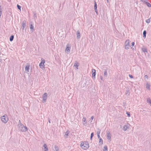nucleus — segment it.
Returning <instances> with one entry per match:
<instances>
[{"label":"nucleus","instance_id":"12","mask_svg":"<svg viewBox=\"0 0 151 151\" xmlns=\"http://www.w3.org/2000/svg\"><path fill=\"white\" fill-rule=\"evenodd\" d=\"M76 38L77 39H79L81 37V34L80 32L78 31H77L76 32Z\"/></svg>","mask_w":151,"mask_h":151},{"label":"nucleus","instance_id":"7","mask_svg":"<svg viewBox=\"0 0 151 151\" xmlns=\"http://www.w3.org/2000/svg\"><path fill=\"white\" fill-rule=\"evenodd\" d=\"M82 123L83 125L86 126L87 125L86 118L84 116H83L82 120Z\"/></svg>","mask_w":151,"mask_h":151},{"label":"nucleus","instance_id":"33","mask_svg":"<svg viewBox=\"0 0 151 151\" xmlns=\"http://www.w3.org/2000/svg\"><path fill=\"white\" fill-rule=\"evenodd\" d=\"M131 48L132 49V46H133L134 45V42H132V43H131Z\"/></svg>","mask_w":151,"mask_h":151},{"label":"nucleus","instance_id":"43","mask_svg":"<svg viewBox=\"0 0 151 151\" xmlns=\"http://www.w3.org/2000/svg\"><path fill=\"white\" fill-rule=\"evenodd\" d=\"M49 122L50 123V120H49Z\"/></svg>","mask_w":151,"mask_h":151},{"label":"nucleus","instance_id":"1","mask_svg":"<svg viewBox=\"0 0 151 151\" xmlns=\"http://www.w3.org/2000/svg\"><path fill=\"white\" fill-rule=\"evenodd\" d=\"M81 148L84 150H87L89 147L88 143V142H82L81 144Z\"/></svg>","mask_w":151,"mask_h":151},{"label":"nucleus","instance_id":"45","mask_svg":"<svg viewBox=\"0 0 151 151\" xmlns=\"http://www.w3.org/2000/svg\"><path fill=\"white\" fill-rule=\"evenodd\" d=\"M35 17H36H36H37V16H35Z\"/></svg>","mask_w":151,"mask_h":151},{"label":"nucleus","instance_id":"42","mask_svg":"<svg viewBox=\"0 0 151 151\" xmlns=\"http://www.w3.org/2000/svg\"><path fill=\"white\" fill-rule=\"evenodd\" d=\"M106 1H107V2H109V0H106Z\"/></svg>","mask_w":151,"mask_h":151},{"label":"nucleus","instance_id":"17","mask_svg":"<svg viewBox=\"0 0 151 151\" xmlns=\"http://www.w3.org/2000/svg\"><path fill=\"white\" fill-rule=\"evenodd\" d=\"M34 27L33 25L31 24L30 25V29L31 31L32 32H33L34 31Z\"/></svg>","mask_w":151,"mask_h":151},{"label":"nucleus","instance_id":"31","mask_svg":"<svg viewBox=\"0 0 151 151\" xmlns=\"http://www.w3.org/2000/svg\"><path fill=\"white\" fill-rule=\"evenodd\" d=\"M93 135H94L93 133V132L91 134V137H90V139L91 140L92 139V137H93Z\"/></svg>","mask_w":151,"mask_h":151},{"label":"nucleus","instance_id":"5","mask_svg":"<svg viewBox=\"0 0 151 151\" xmlns=\"http://www.w3.org/2000/svg\"><path fill=\"white\" fill-rule=\"evenodd\" d=\"M41 60L42 61L40 63L39 65L41 68L43 69L45 68L44 63L45 61V60L42 58H41Z\"/></svg>","mask_w":151,"mask_h":151},{"label":"nucleus","instance_id":"9","mask_svg":"<svg viewBox=\"0 0 151 151\" xmlns=\"http://www.w3.org/2000/svg\"><path fill=\"white\" fill-rule=\"evenodd\" d=\"M47 97V93H45L44 94L43 96V102L45 103L46 101Z\"/></svg>","mask_w":151,"mask_h":151},{"label":"nucleus","instance_id":"36","mask_svg":"<svg viewBox=\"0 0 151 151\" xmlns=\"http://www.w3.org/2000/svg\"><path fill=\"white\" fill-rule=\"evenodd\" d=\"M101 130L100 129H99V131L97 132V134H100V133Z\"/></svg>","mask_w":151,"mask_h":151},{"label":"nucleus","instance_id":"15","mask_svg":"<svg viewBox=\"0 0 151 151\" xmlns=\"http://www.w3.org/2000/svg\"><path fill=\"white\" fill-rule=\"evenodd\" d=\"M68 45H67V46L65 51L66 52L67 51L68 52H70V47L68 46Z\"/></svg>","mask_w":151,"mask_h":151},{"label":"nucleus","instance_id":"2","mask_svg":"<svg viewBox=\"0 0 151 151\" xmlns=\"http://www.w3.org/2000/svg\"><path fill=\"white\" fill-rule=\"evenodd\" d=\"M1 119L2 122L5 124L9 120L7 116L6 115H4L1 116Z\"/></svg>","mask_w":151,"mask_h":151},{"label":"nucleus","instance_id":"18","mask_svg":"<svg viewBox=\"0 0 151 151\" xmlns=\"http://www.w3.org/2000/svg\"><path fill=\"white\" fill-rule=\"evenodd\" d=\"M69 133V132L68 131H67L65 134L64 135V137L65 138H67L68 137V134Z\"/></svg>","mask_w":151,"mask_h":151},{"label":"nucleus","instance_id":"39","mask_svg":"<svg viewBox=\"0 0 151 151\" xmlns=\"http://www.w3.org/2000/svg\"><path fill=\"white\" fill-rule=\"evenodd\" d=\"M99 78H100V79H101V80H103V77H102V76H100Z\"/></svg>","mask_w":151,"mask_h":151},{"label":"nucleus","instance_id":"24","mask_svg":"<svg viewBox=\"0 0 151 151\" xmlns=\"http://www.w3.org/2000/svg\"><path fill=\"white\" fill-rule=\"evenodd\" d=\"M147 102L148 103L150 104L151 105V101L150 99V98H148L147 99Z\"/></svg>","mask_w":151,"mask_h":151},{"label":"nucleus","instance_id":"10","mask_svg":"<svg viewBox=\"0 0 151 151\" xmlns=\"http://www.w3.org/2000/svg\"><path fill=\"white\" fill-rule=\"evenodd\" d=\"M30 65L29 64L27 63V65L26 66L25 70L26 73H27L29 72V68Z\"/></svg>","mask_w":151,"mask_h":151},{"label":"nucleus","instance_id":"34","mask_svg":"<svg viewBox=\"0 0 151 151\" xmlns=\"http://www.w3.org/2000/svg\"><path fill=\"white\" fill-rule=\"evenodd\" d=\"M17 7L18 9H19L20 10H21V6L19 5H17Z\"/></svg>","mask_w":151,"mask_h":151},{"label":"nucleus","instance_id":"41","mask_svg":"<svg viewBox=\"0 0 151 151\" xmlns=\"http://www.w3.org/2000/svg\"><path fill=\"white\" fill-rule=\"evenodd\" d=\"M93 118H94V116H92L91 117V120L93 119Z\"/></svg>","mask_w":151,"mask_h":151},{"label":"nucleus","instance_id":"26","mask_svg":"<svg viewBox=\"0 0 151 151\" xmlns=\"http://www.w3.org/2000/svg\"><path fill=\"white\" fill-rule=\"evenodd\" d=\"M14 38V36L13 35H12L10 37V41H12L13 40Z\"/></svg>","mask_w":151,"mask_h":151},{"label":"nucleus","instance_id":"35","mask_svg":"<svg viewBox=\"0 0 151 151\" xmlns=\"http://www.w3.org/2000/svg\"><path fill=\"white\" fill-rule=\"evenodd\" d=\"M126 113H127V115L128 116V117H130V114L129 113V112H127Z\"/></svg>","mask_w":151,"mask_h":151},{"label":"nucleus","instance_id":"21","mask_svg":"<svg viewBox=\"0 0 151 151\" xmlns=\"http://www.w3.org/2000/svg\"><path fill=\"white\" fill-rule=\"evenodd\" d=\"M107 70H105L104 71V76H105L106 77H107Z\"/></svg>","mask_w":151,"mask_h":151},{"label":"nucleus","instance_id":"23","mask_svg":"<svg viewBox=\"0 0 151 151\" xmlns=\"http://www.w3.org/2000/svg\"><path fill=\"white\" fill-rule=\"evenodd\" d=\"M107 149H108V148H107V146H105L104 147L103 151H107Z\"/></svg>","mask_w":151,"mask_h":151},{"label":"nucleus","instance_id":"14","mask_svg":"<svg viewBox=\"0 0 151 151\" xmlns=\"http://www.w3.org/2000/svg\"><path fill=\"white\" fill-rule=\"evenodd\" d=\"M26 26V21H23L22 24V29H24Z\"/></svg>","mask_w":151,"mask_h":151},{"label":"nucleus","instance_id":"25","mask_svg":"<svg viewBox=\"0 0 151 151\" xmlns=\"http://www.w3.org/2000/svg\"><path fill=\"white\" fill-rule=\"evenodd\" d=\"M54 148L56 151H58L59 148L56 145H55L54 147Z\"/></svg>","mask_w":151,"mask_h":151},{"label":"nucleus","instance_id":"28","mask_svg":"<svg viewBox=\"0 0 151 151\" xmlns=\"http://www.w3.org/2000/svg\"><path fill=\"white\" fill-rule=\"evenodd\" d=\"M146 34V31H144L143 32V37H145Z\"/></svg>","mask_w":151,"mask_h":151},{"label":"nucleus","instance_id":"16","mask_svg":"<svg viewBox=\"0 0 151 151\" xmlns=\"http://www.w3.org/2000/svg\"><path fill=\"white\" fill-rule=\"evenodd\" d=\"M79 63L77 61H76L74 65V67H76L77 69H78V67L79 66Z\"/></svg>","mask_w":151,"mask_h":151},{"label":"nucleus","instance_id":"11","mask_svg":"<svg viewBox=\"0 0 151 151\" xmlns=\"http://www.w3.org/2000/svg\"><path fill=\"white\" fill-rule=\"evenodd\" d=\"M129 126L130 124H127L126 125H124L123 127V130L124 131H126L128 128H129Z\"/></svg>","mask_w":151,"mask_h":151},{"label":"nucleus","instance_id":"3","mask_svg":"<svg viewBox=\"0 0 151 151\" xmlns=\"http://www.w3.org/2000/svg\"><path fill=\"white\" fill-rule=\"evenodd\" d=\"M130 42L129 40H126L124 43V47L126 49H129Z\"/></svg>","mask_w":151,"mask_h":151},{"label":"nucleus","instance_id":"44","mask_svg":"<svg viewBox=\"0 0 151 151\" xmlns=\"http://www.w3.org/2000/svg\"><path fill=\"white\" fill-rule=\"evenodd\" d=\"M141 1H144V0H141Z\"/></svg>","mask_w":151,"mask_h":151},{"label":"nucleus","instance_id":"19","mask_svg":"<svg viewBox=\"0 0 151 151\" xmlns=\"http://www.w3.org/2000/svg\"><path fill=\"white\" fill-rule=\"evenodd\" d=\"M95 4L94 6V9L95 10V11L96 13L97 12V4L96 2H95Z\"/></svg>","mask_w":151,"mask_h":151},{"label":"nucleus","instance_id":"20","mask_svg":"<svg viewBox=\"0 0 151 151\" xmlns=\"http://www.w3.org/2000/svg\"><path fill=\"white\" fill-rule=\"evenodd\" d=\"M146 88L149 90H150V85L149 83H147L146 85Z\"/></svg>","mask_w":151,"mask_h":151},{"label":"nucleus","instance_id":"8","mask_svg":"<svg viewBox=\"0 0 151 151\" xmlns=\"http://www.w3.org/2000/svg\"><path fill=\"white\" fill-rule=\"evenodd\" d=\"M43 151H48V149L46 144H44L42 147Z\"/></svg>","mask_w":151,"mask_h":151},{"label":"nucleus","instance_id":"27","mask_svg":"<svg viewBox=\"0 0 151 151\" xmlns=\"http://www.w3.org/2000/svg\"><path fill=\"white\" fill-rule=\"evenodd\" d=\"M23 125L21 122L20 120L19 121L18 124V127H19L20 126H22V125Z\"/></svg>","mask_w":151,"mask_h":151},{"label":"nucleus","instance_id":"37","mask_svg":"<svg viewBox=\"0 0 151 151\" xmlns=\"http://www.w3.org/2000/svg\"><path fill=\"white\" fill-rule=\"evenodd\" d=\"M145 78H147V79L148 78V76L147 75H146L145 76Z\"/></svg>","mask_w":151,"mask_h":151},{"label":"nucleus","instance_id":"6","mask_svg":"<svg viewBox=\"0 0 151 151\" xmlns=\"http://www.w3.org/2000/svg\"><path fill=\"white\" fill-rule=\"evenodd\" d=\"M111 135L110 131H107L106 133V138L110 141H111Z\"/></svg>","mask_w":151,"mask_h":151},{"label":"nucleus","instance_id":"4","mask_svg":"<svg viewBox=\"0 0 151 151\" xmlns=\"http://www.w3.org/2000/svg\"><path fill=\"white\" fill-rule=\"evenodd\" d=\"M19 130L25 132L27 130V128L26 127L24 126V125L22 126H20L18 127Z\"/></svg>","mask_w":151,"mask_h":151},{"label":"nucleus","instance_id":"22","mask_svg":"<svg viewBox=\"0 0 151 151\" xmlns=\"http://www.w3.org/2000/svg\"><path fill=\"white\" fill-rule=\"evenodd\" d=\"M99 143L100 145H102L103 143V140L101 138L99 139Z\"/></svg>","mask_w":151,"mask_h":151},{"label":"nucleus","instance_id":"40","mask_svg":"<svg viewBox=\"0 0 151 151\" xmlns=\"http://www.w3.org/2000/svg\"><path fill=\"white\" fill-rule=\"evenodd\" d=\"M97 136H98V137L100 139V138H101L99 134H97Z\"/></svg>","mask_w":151,"mask_h":151},{"label":"nucleus","instance_id":"13","mask_svg":"<svg viewBox=\"0 0 151 151\" xmlns=\"http://www.w3.org/2000/svg\"><path fill=\"white\" fill-rule=\"evenodd\" d=\"M91 72L93 77H94V78H95L96 75V70L94 69H92L91 70Z\"/></svg>","mask_w":151,"mask_h":151},{"label":"nucleus","instance_id":"29","mask_svg":"<svg viewBox=\"0 0 151 151\" xmlns=\"http://www.w3.org/2000/svg\"><path fill=\"white\" fill-rule=\"evenodd\" d=\"M142 51L144 52H147V50L146 48H144L142 49Z\"/></svg>","mask_w":151,"mask_h":151},{"label":"nucleus","instance_id":"30","mask_svg":"<svg viewBox=\"0 0 151 151\" xmlns=\"http://www.w3.org/2000/svg\"><path fill=\"white\" fill-rule=\"evenodd\" d=\"M129 90H127L126 91V95H129Z\"/></svg>","mask_w":151,"mask_h":151},{"label":"nucleus","instance_id":"38","mask_svg":"<svg viewBox=\"0 0 151 151\" xmlns=\"http://www.w3.org/2000/svg\"><path fill=\"white\" fill-rule=\"evenodd\" d=\"M129 77L130 78H133V77L132 76V75H129Z\"/></svg>","mask_w":151,"mask_h":151},{"label":"nucleus","instance_id":"32","mask_svg":"<svg viewBox=\"0 0 151 151\" xmlns=\"http://www.w3.org/2000/svg\"><path fill=\"white\" fill-rule=\"evenodd\" d=\"M146 22L147 23H149L150 22V19H148L146 20Z\"/></svg>","mask_w":151,"mask_h":151}]
</instances>
